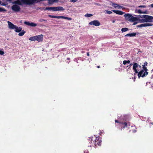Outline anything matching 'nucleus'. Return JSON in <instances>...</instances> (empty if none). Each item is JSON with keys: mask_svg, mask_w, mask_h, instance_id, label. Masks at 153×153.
Returning <instances> with one entry per match:
<instances>
[{"mask_svg": "<svg viewBox=\"0 0 153 153\" xmlns=\"http://www.w3.org/2000/svg\"><path fill=\"white\" fill-rule=\"evenodd\" d=\"M153 25V24L152 23H143L137 26V27H149Z\"/></svg>", "mask_w": 153, "mask_h": 153, "instance_id": "6", "label": "nucleus"}, {"mask_svg": "<svg viewBox=\"0 0 153 153\" xmlns=\"http://www.w3.org/2000/svg\"><path fill=\"white\" fill-rule=\"evenodd\" d=\"M6 10L4 8L0 7V12L6 11Z\"/></svg>", "mask_w": 153, "mask_h": 153, "instance_id": "26", "label": "nucleus"}, {"mask_svg": "<svg viewBox=\"0 0 153 153\" xmlns=\"http://www.w3.org/2000/svg\"><path fill=\"white\" fill-rule=\"evenodd\" d=\"M105 13H107L109 14H111L112 13V12L111 11L109 10H105Z\"/></svg>", "mask_w": 153, "mask_h": 153, "instance_id": "24", "label": "nucleus"}, {"mask_svg": "<svg viewBox=\"0 0 153 153\" xmlns=\"http://www.w3.org/2000/svg\"><path fill=\"white\" fill-rule=\"evenodd\" d=\"M136 33H131L127 34L126 35H125V36L130 37L134 36H136Z\"/></svg>", "mask_w": 153, "mask_h": 153, "instance_id": "14", "label": "nucleus"}, {"mask_svg": "<svg viewBox=\"0 0 153 153\" xmlns=\"http://www.w3.org/2000/svg\"><path fill=\"white\" fill-rule=\"evenodd\" d=\"M115 122H116V123H118V121L117 120H115Z\"/></svg>", "mask_w": 153, "mask_h": 153, "instance_id": "43", "label": "nucleus"}, {"mask_svg": "<svg viewBox=\"0 0 153 153\" xmlns=\"http://www.w3.org/2000/svg\"><path fill=\"white\" fill-rule=\"evenodd\" d=\"M130 68H128V69L127 70V71H128L129 70V69H130Z\"/></svg>", "mask_w": 153, "mask_h": 153, "instance_id": "39", "label": "nucleus"}, {"mask_svg": "<svg viewBox=\"0 0 153 153\" xmlns=\"http://www.w3.org/2000/svg\"><path fill=\"white\" fill-rule=\"evenodd\" d=\"M138 7L146 8V6L145 5H140L138 6Z\"/></svg>", "mask_w": 153, "mask_h": 153, "instance_id": "27", "label": "nucleus"}, {"mask_svg": "<svg viewBox=\"0 0 153 153\" xmlns=\"http://www.w3.org/2000/svg\"><path fill=\"white\" fill-rule=\"evenodd\" d=\"M36 36L30 37L29 40L31 41H35L36 40Z\"/></svg>", "mask_w": 153, "mask_h": 153, "instance_id": "21", "label": "nucleus"}, {"mask_svg": "<svg viewBox=\"0 0 153 153\" xmlns=\"http://www.w3.org/2000/svg\"><path fill=\"white\" fill-rule=\"evenodd\" d=\"M1 5H4V4H1Z\"/></svg>", "mask_w": 153, "mask_h": 153, "instance_id": "46", "label": "nucleus"}, {"mask_svg": "<svg viewBox=\"0 0 153 153\" xmlns=\"http://www.w3.org/2000/svg\"><path fill=\"white\" fill-rule=\"evenodd\" d=\"M95 4H96V5H97L98 4L97 3H96Z\"/></svg>", "mask_w": 153, "mask_h": 153, "instance_id": "47", "label": "nucleus"}, {"mask_svg": "<svg viewBox=\"0 0 153 153\" xmlns=\"http://www.w3.org/2000/svg\"><path fill=\"white\" fill-rule=\"evenodd\" d=\"M24 24L26 25L32 27H35L36 26L37 24L33 22H25Z\"/></svg>", "mask_w": 153, "mask_h": 153, "instance_id": "11", "label": "nucleus"}, {"mask_svg": "<svg viewBox=\"0 0 153 153\" xmlns=\"http://www.w3.org/2000/svg\"><path fill=\"white\" fill-rule=\"evenodd\" d=\"M36 40L39 42L42 41L43 38V35L42 34L36 36Z\"/></svg>", "mask_w": 153, "mask_h": 153, "instance_id": "10", "label": "nucleus"}, {"mask_svg": "<svg viewBox=\"0 0 153 153\" xmlns=\"http://www.w3.org/2000/svg\"><path fill=\"white\" fill-rule=\"evenodd\" d=\"M97 144L98 145L100 146V143H98Z\"/></svg>", "mask_w": 153, "mask_h": 153, "instance_id": "41", "label": "nucleus"}, {"mask_svg": "<svg viewBox=\"0 0 153 153\" xmlns=\"http://www.w3.org/2000/svg\"><path fill=\"white\" fill-rule=\"evenodd\" d=\"M128 30V29L127 28H126V27L123 28H122L121 29V31L122 32H125L127 31Z\"/></svg>", "mask_w": 153, "mask_h": 153, "instance_id": "22", "label": "nucleus"}, {"mask_svg": "<svg viewBox=\"0 0 153 153\" xmlns=\"http://www.w3.org/2000/svg\"><path fill=\"white\" fill-rule=\"evenodd\" d=\"M46 9L49 10H52L53 11H56L55 10V7H47L46 8Z\"/></svg>", "mask_w": 153, "mask_h": 153, "instance_id": "17", "label": "nucleus"}, {"mask_svg": "<svg viewBox=\"0 0 153 153\" xmlns=\"http://www.w3.org/2000/svg\"><path fill=\"white\" fill-rule=\"evenodd\" d=\"M112 11L115 13L120 15H122L125 13L124 12L120 10H112Z\"/></svg>", "mask_w": 153, "mask_h": 153, "instance_id": "12", "label": "nucleus"}, {"mask_svg": "<svg viewBox=\"0 0 153 153\" xmlns=\"http://www.w3.org/2000/svg\"><path fill=\"white\" fill-rule=\"evenodd\" d=\"M77 1L76 0H71L70 1L71 2H75Z\"/></svg>", "mask_w": 153, "mask_h": 153, "instance_id": "32", "label": "nucleus"}, {"mask_svg": "<svg viewBox=\"0 0 153 153\" xmlns=\"http://www.w3.org/2000/svg\"><path fill=\"white\" fill-rule=\"evenodd\" d=\"M142 66L143 69L138 74V76L139 78L140 76L143 77L146 75H147L148 74V73L147 72V68L145 67V65H143Z\"/></svg>", "mask_w": 153, "mask_h": 153, "instance_id": "2", "label": "nucleus"}, {"mask_svg": "<svg viewBox=\"0 0 153 153\" xmlns=\"http://www.w3.org/2000/svg\"><path fill=\"white\" fill-rule=\"evenodd\" d=\"M93 16V15L92 14L87 13L85 15V16L86 17H91V16Z\"/></svg>", "mask_w": 153, "mask_h": 153, "instance_id": "25", "label": "nucleus"}, {"mask_svg": "<svg viewBox=\"0 0 153 153\" xmlns=\"http://www.w3.org/2000/svg\"><path fill=\"white\" fill-rule=\"evenodd\" d=\"M90 25H94L96 26H100V22L97 20H94L90 22L89 23Z\"/></svg>", "mask_w": 153, "mask_h": 153, "instance_id": "4", "label": "nucleus"}, {"mask_svg": "<svg viewBox=\"0 0 153 153\" xmlns=\"http://www.w3.org/2000/svg\"><path fill=\"white\" fill-rule=\"evenodd\" d=\"M127 63V62H126V60H124L123 61V64L124 65H125Z\"/></svg>", "mask_w": 153, "mask_h": 153, "instance_id": "33", "label": "nucleus"}, {"mask_svg": "<svg viewBox=\"0 0 153 153\" xmlns=\"http://www.w3.org/2000/svg\"><path fill=\"white\" fill-rule=\"evenodd\" d=\"M49 16L51 18H56V16L49 15Z\"/></svg>", "mask_w": 153, "mask_h": 153, "instance_id": "28", "label": "nucleus"}, {"mask_svg": "<svg viewBox=\"0 0 153 153\" xmlns=\"http://www.w3.org/2000/svg\"><path fill=\"white\" fill-rule=\"evenodd\" d=\"M15 31L16 32H19L21 31L22 30V28L21 27H18L16 26V27L14 29Z\"/></svg>", "mask_w": 153, "mask_h": 153, "instance_id": "15", "label": "nucleus"}, {"mask_svg": "<svg viewBox=\"0 0 153 153\" xmlns=\"http://www.w3.org/2000/svg\"><path fill=\"white\" fill-rule=\"evenodd\" d=\"M12 9L15 11L18 12L20 10V8L19 6L15 4L12 6Z\"/></svg>", "mask_w": 153, "mask_h": 153, "instance_id": "8", "label": "nucleus"}, {"mask_svg": "<svg viewBox=\"0 0 153 153\" xmlns=\"http://www.w3.org/2000/svg\"><path fill=\"white\" fill-rule=\"evenodd\" d=\"M111 5L116 8H117L118 9H119L120 5L117 4L115 3H112Z\"/></svg>", "mask_w": 153, "mask_h": 153, "instance_id": "19", "label": "nucleus"}, {"mask_svg": "<svg viewBox=\"0 0 153 153\" xmlns=\"http://www.w3.org/2000/svg\"><path fill=\"white\" fill-rule=\"evenodd\" d=\"M13 3L16 4H18L19 5H22V4H28L26 3L23 1L22 0H17L13 2Z\"/></svg>", "mask_w": 153, "mask_h": 153, "instance_id": "5", "label": "nucleus"}, {"mask_svg": "<svg viewBox=\"0 0 153 153\" xmlns=\"http://www.w3.org/2000/svg\"><path fill=\"white\" fill-rule=\"evenodd\" d=\"M25 31H23L19 33V35L20 36H22L25 33Z\"/></svg>", "mask_w": 153, "mask_h": 153, "instance_id": "23", "label": "nucleus"}, {"mask_svg": "<svg viewBox=\"0 0 153 153\" xmlns=\"http://www.w3.org/2000/svg\"><path fill=\"white\" fill-rule=\"evenodd\" d=\"M7 23L8 24V27L9 28L11 29H14L16 27V26L13 25L11 22L8 21Z\"/></svg>", "mask_w": 153, "mask_h": 153, "instance_id": "9", "label": "nucleus"}, {"mask_svg": "<svg viewBox=\"0 0 153 153\" xmlns=\"http://www.w3.org/2000/svg\"><path fill=\"white\" fill-rule=\"evenodd\" d=\"M152 39H153V37Z\"/></svg>", "mask_w": 153, "mask_h": 153, "instance_id": "48", "label": "nucleus"}, {"mask_svg": "<svg viewBox=\"0 0 153 153\" xmlns=\"http://www.w3.org/2000/svg\"><path fill=\"white\" fill-rule=\"evenodd\" d=\"M48 2L49 4H52L53 2H57L58 0H48Z\"/></svg>", "mask_w": 153, "mask_h": 153, "instance_id": "20", "label": "nucleus"}, {"mask_svg": "<svg viewBox=\"0 0 153 153\" xmlns=\"http://www.w3.org/2000/svg\"><path fill=\"white\" fill-rule=\"evenodd\" d=\"M12 0H7L8 1H11Z\"/></svg>", "mask_w": 153, "mask_h": 153, "instance_id": "45", "label": "nucleus"}, {"mask_svg": "<svg viewBox=\"0 0 153 153\" xmlns=\"http://www.w3.org/2000/svg\"><path fill=\"white\" fill-rule=\"evenodd\" d=\"M150 6L153 8V4H151Z\"/></svg>", "mask_w": 153, "mask_h": 153, "instance_id": "37", "label": "nucleus"}, {"mask_svg": "<svg viewBox=\"0 0 153 153\" xmlns=\"http://www.w3.org/2000/svg\"><path fill=\"white\" fill-rule=\"evenodd\" d=\"M138 67L140 68H141V66L138 65V64H137V63H135L134 64L133 69L134 70V71L135 72V73H138L137 69V68Z\"/></svg>", "mask_w": 153, "mask_h": 153, "instance_id": "7", "label": "nucleus"}, {"mask_svg": "<svg viewBox=\"0 0 153 153\" xmlns=\"http://www.w3.org/2000/svg\"><path fill=\"white\" fill-rule=\"evenodd\" d=\"M97 67L98 68H100V67L99 66H97Z\"/></svg>", "mask_w": 153, "mask_h": 153, "instance_id": "44", "label": "nucleus"}, {"mask_svg": "<svg viewBox=\"0 0 153 153\" xmlns=\"http://www.w3.org/2000/svg\"><path fill=\"white\" fill-rule=\"evenodd\" d=\"M56 18H57V19L62 18V19H67V20H71V19H72L68 17H67L63 16H56Z\"/></svg>", "mask_w": 153, "mask_h": 153, "instance_id": "13", "label": "nucleus"}, {"mask_svg": "<svg viewBox=\"0 0 153 153\" xmlns=\"http://www.w3.org/2000/svg\"><path fill=\"white\" fill-rule=\"evenodd\" d=\"M139 18L141 19H138L140 23L152 22H153V17L147 15H139Z\"/></svg>", "mask_w": 153, "mask_h": 153, "instance_id": "1", "label": "nucleus"}, {"mask_svg": "<svg viewBox=\"0 0 153 153\" xmlns=\"http://www.w3.org/2000/svg\"><path fill=\"white\" fill-rule=\"evenodd\" d=\"M126 62H127V63H128V64L130 62L129 60H127V61L126 60Z\"/></svg>", "mask_w": 153, "mask_h": 153, "instance_id": "35", "label": "nucleus"}, {"mask_svg": "<svg viewBox=\"0 0 153 153\" xmlns=\"http://www.w3.org/2000/svg\"><path fill=\"white\" fill-rule=\"evenodd\" d=\"M115 22V20H113V21H112V22L113 23H114Z\"/></svg>", "mask_w": 153, "mask_h": 153, "instance_id": "40", "label": "nucleus"}, {"mask_svg": "<svg viewBox=\"0 0 153 153\" xmlns=\"http://www.w3.org/2000/svg\"><path fill=\"white\" fill-rule=\"evenodd\" d=\"M125 9V7L123 6H121L120 5L119 9Z\"/></svg>", "mask_w": 153, "mask_h": 153, "instance_id": "29", "label": "nucleus"}, {"mask_svg": "<svg viewBox=\"0 0 153 153\" xmlns=\"http://www.w3.org/2000/svg\"><path fill=\"white\" fill-rule=\"evenodd\" d=\"M136 12H137L139 13H143V14H146L147 13V11L146 10L145 11L143 12L141 10H136L135 11Z\"/></svg>", "mask_w": 153, "mask_h": 153, "instance_id": "18", "label": "nucleus"}, {"mask_svg": "<svg viewBox=\"0 0 153 153\" xmlns=\"http://www.w3.org/2000/svg\"><path fill=\"white\" fill-rule=\"evenodd\" d=\"M132 64H131L129 65V68H131V66H132ZM129 67V66H128H128H127V67Z\"/></svg>", "mask_w": 153, "mask_h": 153, "instance_id": "34", "label": "nucleus"}, {"mask_svg": "<svg viewBox=\"0 0 153 153\" xmlns=\"http://www.w3.org/2000/svg\"><path fill=\"white\" fill-rule=\"evenodd\" d=\"M126 19L130 22H134L137 20V18L129 14H125L124 15Z\"/></svg>", "mask_w": 153, "mask_h": 153, "instance_id": "3", "label": "nucleus"}, {"mask_svg": "<svg viewBox=\"0 0 153 153\" xmlns=\"http://www.w3.org/2000/svg\"><path fill=\"white\" fill-rule=\"evenodd\" d=\"M87 56H89V53H87Z\"/></svg>", "mask_w": 153, "mask_h": 153, "instance_id": "42", "label": "nucleus"}, {"mask_svg": "<svg viewBox=\"0 0 153 153\" xmlns=\"http://www.w3.org/2000/svg\"><path fill=\"white\" fill-rule=\"evenodd\" d=\"M39 20L41 22H46L47 21L46 20H45V19H40Z\"/></svg>", "mask_w": 153, "mask_h": 153, "instance_id": "31", "label": "nucleus"}, {"mask_svg": "<svg viewBox=\"0 0 153 153\" xmlns=\"http://www.w3.org/2000/svg\"><path fill=\"white\" fill-rule=\"evenodd\" d=\"M147 62H145L144 63V65H146V66L147 65Z\"/></svg>", "mask_w": 153, "mask_h": 153, "instance_id": "36", "label": "nucleus"}, {"mask_svg": "<svg viewBox=\"0 0 153 153\" xmlns=\"http://www.w3.org/2000/svg\"><path fill=\"white\" fill-rule=\"evenodd\" d=\"M56 11L63 10L64 9L62 7H55Z\"/></svg>", "mask_w": 153, "mask_h": 153, "instance_id": "16", "label": "nucleus"}, {"mask_svg": "<svg viewBox=\"0 0 153 153\" xmlns=\"http://www.w3.org/2000/svg\"><path fill=\"white\" fill-rule=\"evenodd\" d=\"M124 125H125V126H126V125H127V123H126V122L124 123Z\"/></svg>", "mask_w": 153, "mask_h": 153, "instance_id": "38", "label": "nucleus"}, {"mask_svg": "<svg viewBox=\"0 0 153 153\" xmlns=\"http://www.w3.org/2000/svg\"><path fill=\"white\" fill-rule=\"evenodd\" d=\"M4 54V51L0 50V54L3 55Z\"/></svg>", "mask_w": 153, "mask_h": 153, "instance_id": "30", "label": "nucleus"}]
</instances>
